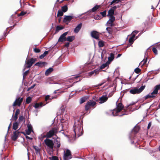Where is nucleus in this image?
Segmentation results:
<instances>
[{"instance_id": "f257e3e1", "label": "nucleus", "mask_w": 160, "mask_h": 160, "mask_svg": "<svg viewBox=\"0 0 160 160\" xmlns=\"http://www.w3.org/2000/svg\"><path fill=\"white\" fill-rule=\"evenodd\" d=\"M82 121L79 119H75L74 126L73 131L76 137H78L81 136L83 133V130L82 125Z\"/></svg>"}, {"instance_id": "f03ea898", "label": "nucleus", "mask_w": 160, "mask_h": 160, "mask_svg": "<svg viewBox=\"0 0 160 160\" xmlns=\"http://www.w3.org/2000/svg\"><path fill=\"white\" fill-rule=\"evenodd\" d=\"M123 108V106L121 103H119L117 105L116 109H115L112 110V112L113 116H119V117H122L124 115L127 114V111L125 109H123L124 112L121 114H119L118 113L120 112Z\"/></svg>"}, {"instance_id": "7ed1b4c3", "label": "nucleus", "mask_w": 160, "mask_h": 160, "mask_svg": "<svg viewBox=\"0 0 160 160\" xmlns=\"http://www.w3.org/2000/svg\"><path fill=\"white\" fill-rule=\"evenodd\" d=\"M36 60V58H32L30 59H28L27 57L25 61L24 65L25 68L23 70L24 71L25 69L26 68H30L32 66V64L35 62Z\"/></svg>"}, {"instance_id": "20e7f679", "label": "nucleus", "mask_w": 160, "mask_h": 160, "mask_svg": "<svg viewBox=\"0 0 160 160\" xmlns=\"http://www.w3.org/2000/svg\"><path fill=\"white\" fill-rule=\"evenodd\" d=\"M139 128L138 126H135L129 136V139L131 140V143L132 144L134 143V141L132 140L134 139L135 134L139 130Z\"/></svg>"}, {"instance_id": "39448f33", "label": "nucleus", "mask_w": 160, "mask_h": 160, "mask_svg": "<svg viewBox=\"0 0 160 160\" xmlns=\"http://www.w3.org/2000/svg\"><path fill=\"white\" fill-rule=\"evenodd\" d=\"M145 87V86L144 85L142 86L139 88H138L137 87L131 89L129 92L131 94H138L141 92L144 89Z\"/></svg>"}, {"instance_id": "423d86ee", "label": "nucleus", "mask_w": 160, "mask_h": 160, "mask_svg": "<svg viewBox=\"0 0 160 160\" xmlns=\"http://www.w3.org/2000/svg\"><path fill=\"white\" fill-rule=\"evenodd\" d=\"M57 132V129L56 128H53L47 133L46 137L47 138H51L55 135Z\"/></svg>"}, {"instance_id": "0eeeda50", "label": "nucleus", "mask_w": 160, "mask_h": 160, "mask_svg": "<svg viewBox=\"0 0 160 160\" xmlns=\"http://www.w3.org/2000/svg\"><path fill=\"white\" fill-rule=\"evenodd\" d=\"M96 104V102L93 100H89L86 103L85 107V110L88 111L90 107H93Z\"/></svg>"}, {"instance_id": "6e6552de", "label": "nucleus", "mask_w": 160, "mask_h": 160, "mask_svg": "<svg viewBox=\"0 0 160 160\" xmlns=\"http://www.w3.org/2000/svg\"><path fill=\"white\" fill-rule=\"evenodd\" d=\"M45 144L47 146V148H53L54 143L52 140L46 139L44 141Z\"/></svg>"}, {"instance_id": "1a4fd4ad", "label": "nucleus", "mask_w": 160, "mask_h": 160, "mask_svg": "<svg viewBox=\"0 0 160 160\" xmlns=\"http://www.w3.org/2000/svg\"><path fill=\"white\" fill-rule=\"evenodd\" d=\"M72 158L70 151L68 149H67L63 155L64 160H68L71 159Z\"/></svg>"}, {"instance_id": "9d476101", "label": "nucleus", "mask_w": 160, "mask_h": 160, "mask_svg": "<svg viewBox=\"0 0 160 160\" xmlns=\"http://www.w3.org/2000/svg\"><path fill=\"white\" fill-rule=\"evenodd\" d=\"M23 100V98L19 97L16 98L12 104L13 106L15 107L17 105L20 106Z\"/></svg>"}, {"instance_id": "9b49d317", "label": "nucleus", "mask_w": 160, "mask_h": 160, "mask_svg": "<svg viewBox=\"0 0 160 160\" xmlns=\"http://www.w3.org/2000/svg\"><path fill=\"white\" fill-rule=\"evenodd\" d=\"M109 19L107 22L106 25L109 27H112L113 26V22L115 20L114 17H109Z\"/></svg>"}, {"instance_id": "f8f14e48", "label": "nucleus", "mask_w": 160, "mask_h": 160, "mask_svg": "<svg viewBox=\"0 0 160 160\" xmlns=\"http://www.w3.org/2000/svg\"><path fill=\"white\" fill-rule=\"evenodd\" d=\"M68 32H66L63 33L59 37L58 42H62L66 40L65 37L68 34Z\"/></svg>"}, {"instance_id": "ddd939ff", "label": "nucleus", "mask_w": 160, "mask_h": 160, "mask_svg": "<svg viewBox=\"0 0 160 160\" xmlns=\"http://www.w3.org/2000/svg\"><path fill=\"white\" fill-rule=\"evenodd\" d=\"M91 35L93 38L97 40L99 39V35L98 32L96 31H93L91 32Z\"/></svg>"}, {"instance_id": "4468645a", "label": "nucleus", "mask_w": 160, "mask_h": 160, "mask_svg": "<svg viewBox=\"0 0 160 160\" xmlns=\"http://www.w3.org/2000/svg\"><path fill=\"white\" fill-rule=\"evenodd\" d=\"M64 17L63 22H65L70 21L74 18V17L72 16L64 15Z\"/></svg>"}, {"instance_id": "2eb2a0df", "label": "nucleus", "mask_w": 160, "mask_h": 160, "mask_svg": "<svg viewBox=\"0 0 160 160\" xmlns=\"http://www.w3.org/2000/svg\"><path fill=\"white\" fill-rule=\"evenodd\" d=\"M108 99V97L107 95H102L99 98L100 102H99L100 103H102L106 102Z\"/></svg>"}, {"instance_id": "dca6fc26", "label": "nucleus", "mask_w": 160, "mask_h": 160, "mask_svg": "<svg viewBox=\"0 0 160 160\" xmlns=\"http://www.w3.org/2000/svg\"><path fill=\"white\" fill-rule=\"evenodd\" d=\"M82 26V23H80L79 24H78L74 28V32L76 33H78L81 29Z\"/></svg>"}, {"instance_id": "f3484780", "label": "nucleus", "mask_w": 160, "mask_h": 160, "mask_svg": "<svg viewBox=\"0 0 160 160\" xmlns=\"http://www.w3.org/2000/svg\"><path fill=\"white\" fill-rule=\"evenodd\" d=\"M19 133V132L18 131H15L11 137L12 139L14 141L16 140L18 138Z\"/></svg>"}, {"instance_id": "a211bd4d", "label": "nucleus", "mask_w": 160, "mask_h": 160, "mask_svg": "<svg viewBox=\"0 0 160 160\" xmlns=\"http://www.w3.org/2000/svg\"><path fill=\"white\" fill-rule=\"evenodd\" d=\"M160 90V84L156 85L153 91L152 92V94H157L158 90Z\"/></svg>"}, {"instance_id": "6ab92c4d", "label": "nucleus", "mask_w": 160, "mask_h": 160, "mask_svg": "<svg viewBox=\"0 0 160 160\" xmlns=\"http://www.w3.org/2000/svg\"><path fill=\"white\" fill-rule=\"evenodd\" d=\"M54 147H57L58 148H59L60 147L61 145V143L59 139L58 138H57L55 140L54 142Z\"/></svg>"}, {"instance_id": "aec40b11", "label": "nucleus", "mask_w": 160, "mask_h": 160, "mask_svg": "<svg viewBox=\"0 0 160 160\" xmlns=\"http://www.w3.org/2000/svg\"><path fill=\"white\" fill-rule=\"evenodd\" d=\"M47 63L46 62L41 61L36 63L35 64V65L38 66L39 67H42L44 66Z\"/></svg>"}, {"instance_id": "412c9836", "label": "nucleus", "mask_w": 160, "mask_h": 160, "mask_svg": "<svg viewBox=\"0 0 160 160\" xmlns=\"http://www.w3.org/2000/svg\"><path fill=\"white\" fill-rule=\"evenodd\" d=\"M100 7V5H96L91 9L89 10L86 13H88L91 12H94L96 11Z\"/></svg>"}, {"instance_id": "4be33fe9", "label": "nucleus", "mask_w": 160, "mask_h": 160, "mask_svg": "<svg viewBox=\"0 0 160 160\" xmlns=\"http://www.w3.org/2000/svg\"><path fill=\"white\" fill-rule=\"evenodd\" d=\"M135 36V34H133L132 36L131 37H130L128 41L130 43L131 45H132V44L133 43L134 41L135 40V39H134Z\"/></svg>"}, {"instance_id": "5701e85b", "label": "nucleus", "mask_w": 160, "mask_h": 160, "mask_svg": "<svg viewBox=\"0 0 160 160\" xmlns=\"http://www.w3.org/2000/svg\"><path fill=\"white\" fill-rule=\"evenodd\" d=\"M88 99V97L87 96H84L81 98L80 100V103L82 104L85 102Z\"/></svg>"}, {"instance_id": "b1692460", "label": "nucleus", "mask_w": 160, "mask_h": 160, "mask_svg": "<svg viewBox=\"0 0 160 160\" xmlns=\"http://www.w3.org/2000/svg\"><path fill=\"white\" fill-rule=\"evenodd\" d=\"M33 148L35 149V152L36 153V154L37 155L40 156V149L39 148H38L37 147H36L35 146H33Z\"/></svg>"}, {"instance_id": "393cba45", "label": "nucleus", "mask_w": 160, "mask_h": 160, "mask_svg": "<svg viewBox=\"0 0 160 160\" xmlns=\"http://www.w3.org/2000/svg\"><path fill=\"white\" fill-rule=\"evenodd\" d=\"M154 95H155V94H152L151 92V93H149L148 94L145 96L144 97V99H147L149 98H154L155 97V96Z\"/></svg>"}, {"instance_id": "a878e982", "label": "nucleus", "mask_w": 160, "mask_h": 160, "mask_svg": "<svg viewBox=\"0 0 160 160\" xmlns=\"http://www.w3.org/2000/svg\"><path fill=\"white\" fill-rule=\"evenodd\" d=\"M53 70V69L52 68H50L46 71L45 73V75L46 76H48Z\"/></svg>"}, {"instance_id": "bb28decb", "label": "nucleus", "mask_w": 160, "mask_h": 160, "mask_svg": "<svg viewBox=\"0 0 160 160\" xmlns=\"http://www.w3.org/2000/svg\"><path fill=\"white\" fill-rule=\"evenodd\" d=\"M108 13L107 16H109L110 17H114L113 15L114 14V11L113 10L110 9L108 12Z\"/></svg>"}, {"instance_id": "cd10ccee", "label": "nucleus", "mask_w": 160, "mask_h": 160, "mask_svg": "<svg viewBox=\"0 0 160 160\" xmlns=\"http://www.w3.org/2000/svg\"><path fill=\"white\" fill-rule=\"evenodd\" d=\"M47 151L49 155H52L53 152V148H47Z\"/></svg>"}, {"instance_id": "c85d7f7f", "label": "nucleus", "mask_w": 160, "mask_h": 160, "mask_svg": "<svg viewBox=\"0 0 160 160\" xmlns=\"http://www.w3.org/2000/svg\"><path fill=\"white\" fill-rule=\"evenodd\" d=\"M75 37L73 36H68L67 38V40L70 42H72L75 39Z\"/></svg>"}, {"instance_id": "c756f323", "label": "nucleus", "mask_w": 160, "mask_h": 160, "mask_svg": "<svg viewBox=\"0 0 160 160\" xmlns=\"http://www.w3.org/2000/svg\"><path fill=\"white\" fill-rule=\"evenodd\" d=\"M114 54L112 53H111L110 54V56L108 58V60L109 61L111 62L113 60V59H114Z\"/></svg>"}, {"instance_id": "7c9ffc66", "label": "nucleus", "mask_w": 160, "mask_h": 160, "mask_svg": "<svg viewBox=\"0 0 160 160\" xmlns=\"http://www.w3.org/2000/svg\"><path fill=\"white\" fill-rule=\"evenodd\" d=\"M18 122H15L13 125V129L14 130H17L18 128Z\"/></svg>"}, {"instance_id": "2f4dec72", "label": "nucleus", "mask_w": 160, "mask_h": 160, "mask_svg": "<svg viewBox=\"0 0 160 160\" xmlns=\"http://www.w3.org/2000/svg\"><path fill=\"white\" fill-rule=\"evenodd\" d=\"M61 9H62V11L63 12H66L67 11L68 9V8L67 5H65L64 6H63L62 7Z\"/></svg>"}, {"instance_id": "473e14b6", "label": "nucleus", "mask_w": 160, "mask_h": 160, "mask_svg": "<svg viewBox=\"0 0 160 160\" xmlns=\"http://www.w3.org/2000/svg\"><path fill=\"white\" fill-rule=\"evenodd\" d=\"M48 53V51H45L43 53L41 54L40 56H39V58L40 59H42L46 55H47Z\"/></svg>"}, {"instance_id": "72a5a7b5", "label": "nucleus", "mask_w": 160, "mask_h": 160, "mask_svg": "<svg viewBox=\"0 0 160 160\" xmlns=\"http://www.w3.org/2000/svg\"><path fill=\"white\" fill-rule=\"evenodd\" d=\"M147 58H146L145 59H143V60L140 62L139 65L140 66L141 65V66L142 67V66H143L144 65L146 64V63L147 62Z\"/></svg>"}, {"instance_id": "f704fd0d", "label": "nucleus", "mask_w": 160, "mask_h": 160, "mask_svg": "<svg viewBox=\"0 0 160 160\" xmlns=\"http://www.w3.org/2000/svg\"><path fill=\"white\" fill-rule=\"evenodd\" d=\"M63 12L62 11L60 10H58L57 15V17H58L59 16H62L63 14Z\"/></svg>"}, {"instance_id": "c9c22d12", "label": "nucleus", "mask_w": 160, "mask_h": 160, "mask_svg": "<svg viewBox=\"0 0 160 160\" xmlns=\"http://www.w3.org/2000/svg\"><path fill=\"white\" fill-rule=\"evenodd\" d=\"M64 28L62 27H60L59 26H57L56 27V31L58 32V31L62 30Z\"/></svg>"}, {"instance_id": "e433bc0d", "label": "nucleus", "mask_w": 160, "mask_h": 160, "mask_svg": "<svg viewBox=\"0 0 160 160\" xmlns=\"http://www.w3.org/2000/svg\"><path fill=\"white\" fill-rule=\"evenodd\" d=\"M49 158L50 160H59L58 158L56 156H52L49 157Z\"/></svg>"}, {"instance_id": "4c0bfd02", "label": "nucleus", "mask_w": 160, "mask_h": 160, "mask_svg": "<svg viewBox=\"0 0 160 160\" xmlns=\"http://www.w3.org/2000/svg\"><path fill=\"white\" fill-rule=\"evenodd\" d=\"M18 120L19 122H24L25 121L24 118L22 115L20 116L19 117Z\"/></svg>"}, {"instance_id": "58836bf2", "label": "nucleus", "mask_w": 160, "mask_h": 160, "mask_svg": "<svg viewBox=\"0 0 160 160\" xmlns=\"http://www.w3.org/2000/svg\"><path fill=\"white\" fill-rule=\"evenodd\" d=\"M108 65V64L107 63H103L101 65L100 67V69L105 68V67H107Z\"/></svg>"}, {"instance_id": "ea45409f", "label": "nucleus", "mask_w": 160, "mask_h": 160, "mask_svg": "<svg viewBox=\"0 0 160 160\" xmlns=\"http://www.w3.org/2000/svg\"><path fill=\"white\" fill-rule=\"evenodd\" d=\"M98 46L100 47H102L104 46V42L102 41H100L98 42Z\"/></svg>"}, {"instance_id": "a19ab883", "label": "nucleus", "mask_w": 160, "mask_h": 160, "mask_svg": "<svg viewBox=\"0 0 160 160\" xmlns=\"http://www.w3.org/2000/svg\"><path fill=\"white\" fill-rule=\"evenodd\" d=\"M32 98L30 97H28L26 99V103H29L31 102Z\"/></svg>"}, {"instance_id": "79ce46f5", "label": "nucleus", "mask_w": 160, "mask_h": 160, "mask_svg": "<svg viewBox=\"0 0 160 160\" xmlns=\"http://www.w3.org/2000/svg\"><path fill=\"white\" fill-rule=\"evenodd\" d=\"M120 2L119 0H113L110 3V5H112L114 3L117 4Z\"/></svg>"}, {"instance_id": "37998d69", "label": "nucleus", "mask_w": 160, "mask_h": 160, "mask_svg": "<svg viewBox=\"0 0 160 160\" xmlns=\"http://www.w3.org/2000/svg\"><path fill=\"white\" fill-rule=\"evenodd\" d=\"M106 30L107 32L111 34L112 32V29L111 28L108 27H107L106 28Z\"/></svg>"}, {"instance_id": "c03bdc74", "label": "nucleus", "mask_w": 160, "mask_h": 160, "mask_svg": "<svg viewBox=\"0 0 160 160\" xmlns=\"http://www.w3.org/2000/svg\"><path fill=\"white\" fill-rule=\"evenodd\" d=\"M141 71V69L138 68H136L134 70V72L137 74L139 73Z\"/></svg>"}, {"instance_id": "a18cd8bd", "label": "nucleus", "mask_w": 160, "mask_h": 160, "mask_svg": "<svg viewBox=\"0 0 160 160\" xmlns=\"http://www.w3.org/2000/svg\"><path fill=\"white\" fill-rule=\"evenodd\" d=\"M100 14L102 15V17H104L106 16V11L105 10L102 12H100Z\"/></svg>"}, {"instance_id": "49530a36", "label": "nucleus", "mask_w": 160, "mask_h": 160, "mask_svg": "<svg viewBox=\"0 0 160 160\" xmlns=\"http://www.w3.org/2000/svg\"><path fill=\"white\" fill-rule=\"evenodd\" d=\"M152 50L155 54L157 55L158 54L157 50L156 48L154 47L153 48Z\"/></svg>"}, {"instance_id": "de8ad7c7", "label": "nucleus", "mask_w": 160, "mask_h": 160, "mask_svg": "<svg viewBox=\"0 0 160 160\" xmlns=\"http://www.w3.org/2000/svg\"><path fill=\"white\" fill-rule=\"evenodd\" d=\"M36 84H34L29 87L27 89V91H29L30 90L33 88L35 86Z\"/></svg>"}, {"instance_id": "09e8293b", "label": "nucleus", "mask_w": 160, "mask_h": 160, "mask_svg": "<svg viewBox=\"0 0 160 160\" xmlns=\"http://www.w3.org/2000/svg\"><path fill=\"white\" fill-rule=\"evenodd\" d=\"M20 110L19 109H17L15 113V115L18 116L19 114L20 113Z\"/></svg>"}, {"instance_id": "8fccbe9b", "label": "nucleus", "mask_w": 160, "mask_h": 160, "mask_svg": "<svg viewBox=\"0 0 160 160\" xmlns=\"http://www.w3.org/2000/svg\"><path fill=\"white\" fill-rule=\"evenodd\" d=\"M48 100H50V96L49 95H47L45 97V101L46 102H47Z\"/></svg>"}, {"instance_id": "3c124183", "label": "nucleus", "mask_w": 160, "mask_h": 160, "mask_svg": "<svg viewBox=\"0 0 160 160\" xmlns=\"http://www.w3.org/2000/svg\"><path fill=\"white\" fill-rule=\"evenodd\" d=\"M29 70H27L23 73V80L24 79V77L27 75L28 73L29 72Z\"/></svg>"}, {"instance_id": "603ef678", "label": "nucleus", "mask_w": 160, "mask_h": 160, "mask_svg": "<svg viewBox=\"0 0 160 160\" xmlns=\"http://www.w3.org/2000/svg\"><path fill=\"white\" fill-rule=\"evenodd\" d=\"M119 6H113V7H112V8H111L110 9H112V10H113V11H114L116 10V9L118 8H119Z\"/></svg>"}, {"instance_id": "864d4df0", "label": "nucleus", "mask_w": 160, "mask_h": 160, "mask_svg": "<svg viewBox=\"0 0 160 160\" xmlns=\"http://www.w3.org/2000/svg\"><path fill=\"white\" fill-rule=\"evenodd\" d=\"M34 51L36 53H38L40 52V50L39 49L36 48L34 49Z\"/></svg>"}, {"instance_id": "5fc2aeb1", "label": "nucleus", "mask_w": 160, "mask_h": 160, "mask_svg": "<svg viewBox=\"0 0 160 160\" xmlns=\"http://www.w3.org/2000/svg\"><path fill=\"white\" fill-rule=\"evenodd\" d=\"M26 13V12H22L20 14H19L18 15V16H22L25 15Z\"/></svg>"}, {"instance_id": "6e6d98bb", "label": "nucleus", "mask_w": 160, "mask_h": 160, "mask_svg": "<svg viewBox=\"0 0 160 160\" xmlns=\"http://www.w3.org/2000/svg\"><path fill=\"white\" fill-rule=\"evenodd\" d=\"M27 127L28 128V130H32V127L31 126V125L30 124H28L27 125Z\"/></svg>"}, {"instance_id": "4d7b16f0", "label": "nucleus", "mask_w": 160, "mask_h": 160, "mask_svg": "<svg viewBox=\"0 0 160 160\" xmlns=\"http://www.w3.org/2000/svg\"><path fill=\"white\" fill-rule=\"evenodd\" d=\"M32 130H30L28 129L27 130H26V133L28 135H29L32 132Z\"/></svg>"}, {"instance_id": "13d9d810", "label": "nucleus", "mask_w": 160, "mask_h": 160, "mask_svg": "<svg viewBox=\"0 0 160 160\" xmlns=\"http://www.w3.org/2000/svg\"><path fill=\"white\" fill-rule=\"evenodd\" d=\"M100 69V68H99V69L97 68V69H96L93 71V72H94V73H95V74H97L98 73Z\"/></svg>"}, {"instance_id": "bf43d9fd", "label": "nucleus", "mask_w": 160, "mask_h": 160, "mask_svg": "<svg viewBox=\"0 0 160 160\" xmlns=\"http://www.w3.org/2000/svg\"><path fill=\"white\" fill-rule=\"evenodd\" d=\"M34 107L35 108H37L40 107L39 103H36L34 105Z\"/></svg>"}, {"instance_id": "052dcab7", "label": "nucleus", "mask_w": 160, "mask_h": 160, "mask_svg": "<svg viewBox=\"0 0 160 160\" xmlns=\"http://www.w3.org/2000/svg\"><path fill=\"white\" fill-rule=\"evenodd\" d=\"M68 120V119H64L63 118H62L61 120V122L62 123H63L64 122V121L65 122H67V120Z\"/></svg>"}, {"instance_id": "680f3d73", "label": "nucleus", "mask_w": 160, "mask_h": 160, "mask_svg": "<svg viewBox=\"0 0 160 160\" xmlns=\"http://www.w3.org/2000/svg\"><path fill=\"white\" fill-rule=\"evenodd\" d=\"M39 107H40V108H41L42 106H45L46 105V104H45L43 105V103L42 102H41L40 103H39Z\"/></svg>"}, {"instance_id": "e2e57ef3", "label": "nucleus", "mask_w": 160, "mask_h": 160, "mask_svg": "<svg viewBox=\"0 0 160 160\" xmlns=\"http://www.w3.org/2000/svg\"><path fill=\"white\" fill-rule=\"evenodd\" d=\"M61 110L62 112H64L65 111V108L64 106H62L61 108Z\"/></svg>"}, {"instance_id": "0e129e2a", "label": "nucleus", "mask_w": 160, "mask_h": 160, "mask_svg": "<svg viewBox=\"0 0 160 160\" xmlns=\"http://www.w3.org/2000/svg\"><path fill=\"white\" fill-rule=\"evenodd\" d=\"M151 122H149L147 128L148 129H149L151 127Z\"/></svg>"}, {"instance_id": "69168bd1", "label": "nucleus", "mask_w": 160, "mask_h": 160, "mask_svg": "<svg viewBox=\"0 0 160 160\" xmlns=\"http://www.w3.org/2000/svg\"><path fill=\"white\" fill-rule=\"evenodd\" d=\"M18 117L17 116L14 115V117L13 118V120L14 121H16L17 119H18Z\"/></svg>"}, {"instance_id": "338daca9", "label": "nucleus", "mask_w": 160, "mask_h": 160, "mask_svg": "<svg viewBox=\"0 0 160 160\" xmlns=\"http://www.w3.org/2000/svg\"><path fill=\"white\" fill-rule=\"evenodd\" d=\"M157 48L158 50H160V43L158 44Z\"/></svg>"}, {"instance_id": "774afa93", "label": "nucleus", "mask_w": 160, "mask_h": 160, "mask_svg": "<svg viewBox=\"0 0 160 160\" xmlns=\"http://www.w3.org/2000/svg\"><path fill=\"white\" fill-rule=\"evenodd\" d=\"M138 32H139L138 31H136V30L134 31L133 32V34H135L136 35Z\"/></svg>"}]
</instances>
